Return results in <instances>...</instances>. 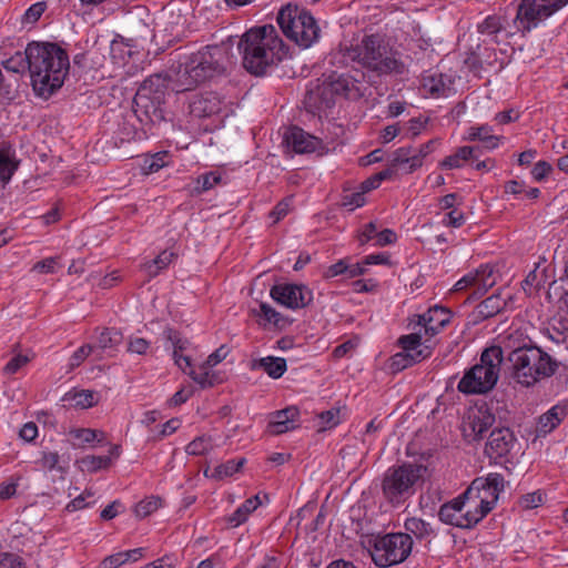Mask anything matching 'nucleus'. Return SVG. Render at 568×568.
Returning <instances> with one entry per match:
<instances>
[{
	"instance_id": "f257e3e1",
	"label": "nucleus",
	"mask_w": 568,
	"mask_h": 568,
	"mask_svg": "<svg viewBox=\"0 0 568 568\" xmlns=\"http://www.w3.org/2000/svg\"><path fill=\"white\" fill-rule=\"evenodd\" d=\"M568 3V0H521L514 17L507 13L487 16L477 31L490 41L508 43L516 34L526 37L540 21L547 19Z\"/></svg>"
},
{
	"instance_id": "f03ea898",
	"label": "nucleus",
	"mask_w": 568,
	"mask_h": 568,
	"mask_svg": "<svg viewBox=\"0 0 568 568\" xmlns=\"http://www.w3.org/2000/svg\"><path fill=\"white\" fill-rule=\"evenodd\" d=\"M332 63L356 62L377 77L402 75L406 65L384 33L364 34L359 41L341 45L331 54Z\"/></svg>"
},
{
	"instance_id": "7ed1b4c3",
	"label": "nucleus",
	"mask_w": 568,
	"mask_h": 568,
	"mask_svg": "<svg viewBox=\"0 0 568 568\" xmlns=\"http://www.w3.org/2000/svg\"><path fill=\"white\" fill-rule=\"evenodd\" d=\"M237 49L243 68L251 74L262 77L281 63L287 47L272 24L253 27L241 37Z\"/></svg>"
},
{
	"instance_id": "20e7f679",
	"label": "nucleus",
	"mask_w": 568,
	"mask_h": 568,
	"mask_svg": "<svg viewBox=\"0 0 568 568\" xmlns=\"http://www.w3.org/2000/svg\"><path fill=\"white\" fill-rule=\"evenodd\" d=\"M70 61L57 43H29V72L34 93L43 99L59 90L69 73Z\"/></svg>"
},
{
	"instance_id": "39448f33",
	"label": "nucleus",
	"mask_w": 568,
	"mask_h": 568,
	"mask_svg": "<svg viewBox=\"0 0 568 568\" xmlns=\"http://www.w3.org/2000/svg\"><path fill=\"white\" fill-rule=\"evenodd\" d=\"M507 361L510 364L511 377L525 387L552 376L558 368L557 361L535 345L513 349Z\"/></svg>"
},
{
	"instance_id": "423d86ee",
	"label": "nucleus",
	"mask_w": 568,
	"mask_h": 568,
	"mask_svg": "<svg viewBox=\"0 0 568 568\" xmlns=\"http://www.w3.org/2000/svg\"><path fill=\"white\" fill-rule=\"evenodd\" d=\"M503 361L504 353L500 346L493 345L485 348L479 363L465 372L457 389L467 395L488 393L498 382Z\"/></svg>"
},
{
	"instance_id": "0eeeda50",
	"label": "nucleus",
	"mask_w": 568,
	"mask_h": 568,
	"mask_svg": "<svg viewBox=\"0 0 568 568\" xmlns=\"http://www.w3.org/2000/svg\"><path fill=\"white\" fill-rule=\"evenodd\" d=\"M226 52L219 45H207L191 54L179 75L181 91L191 90L225 71Z\"/></svg>"
},
{
	"instance_id": "6e6552de",
	"label": "nucleus",
	"mask_w": 568,
	"mask_h": 568,
	"mask_svg": "<svg viewBox=\"0 0 568 568\" xmlns=\"http://www.w3.org/2000/svg\"><path fill=\"white\" fill-rule=\"evenodd\" d=\"M166 83L159 74L145 79L133 99V112L141 124H156L164 120Z\"/></svg>"
},
{
	"instance_id": "1a4fd4ad",
	"label": "nucleus",
	"mask_w": 568,
	"mask_h": 568,
	"mask_svg": "<svg viewBox=\"0 0 568 568\" xmlns=\"http://www.w3.org/2000/svg\"><path fill=\"white\" fill-rule=\"evenodd\" d=\"M276 21L286 38L303 49L312 47L320 38L315 18L304 8L287 4L280 10Z\"/></svg>"
},
{
	"instance_id": "9d476101",
	"label": "nucleus",
	"mask_w": 568,
	"mask_h": 568,
	"mask_svg": "<svg viewBox=\"0 0 568 568\" xmlns=\"http://www.w3.org/2000/svg\"><path fill=\"white\" fill-rule=\"evenodd\" d=\"M424 467L413 463H404L389 467L382 479V493L393 506L404 504L415 494V486L422 478Z\"/></svg>"
},
{
	"instance_id": "9b49d317",
	"label": "nucleus",
	"mask_w": 568,
	"mask_h": 568,
	"mask_svg": "<svg viewBox=\"0 0 568 568\" xmlns=\"http://www.w3.org/2000/svg\"><path fill=\"white\" fill-rule=\"evenodd\" d=\"M413 549L409 534L390 532L374 539L371 556L378 567H390L404 562Z\"/></svg>"
},
{
	"instance_id": "f8f14e48",
	"label": "nucleus",
	"mask_w": 568,
	"mask_h": 568,
	"mask_svg": "<svg viewBox=\"0 0 568 568\" xmlns=\"http://www.w3.org/2000/svg\"><path fill=\"white\" fill-rule=\"evenodd\" d=\"M504 488V476L498 473H489L486 477L475 478L464 491V498L474 505V508L481 515L483 519L493 510Z\"/></svg>"
},
{
	"instance_id": "ddd939ff",
	"label": "nucleus",
	"mask_w": 568,
	"mask_h": 568,
	"mask_svg": "<svg viewBox=\"0 0 568 568\" xmlns=\"http://www.w3.org/2000/svg\"><path fill=\"white\" fill-rule=\"evenodd\" d=\"M438 517L443 523L463 529L473 528L481 520V515L476 511L468 499L464 498V493L442 505Z\"/></svg>"
},
{
	"instance_id": "4468645a",
	"label": "nucleus",
	"mask_w": 568,
	"mask_h": 568,
	"mask_svg": "<svg viewBox=\"0 0 568 568\" xmlns=\"http://www.w3.org/2000/svg\"><path fill=\"white\" fill-rule=\"evenodd\" d=\"M495 415L487 404L470 407L462 424V430L468 440H479L495 424Z\"/></svg>"
},
{
	"instance_id": "2eb2a0df",
	"label": "nucleus",
	"mask_w": 568,
	"mask_h": 568,
	"mask_svg": "<svg viewBox=\"0 0 568 568\" xmlns=\"http://www.w3.org/2000/svg\"><path fill=\"white\" fill-rule=\"evenodd\" d=\"M270 295L275 302L291 310L306 307L313 301V292L303 284H277L271 288Z\"/></svg>"
},
{
	"instance_id": "dca6fc26",
	"label": "nucleus",
	"mask_w": 568,
	"mask_h": 568,
	"mask_svg": "<svg viewBox=\"0 0 568 568\" xmlns=\"http://www.w3.org/2000/svg\"><path fill=\"white\" fill-rule=\"evenodd\" d=\"M496 284L494 268L488 264H483L478 268L468 272L454 285L455 292L471 288L469 298L481 297L490 287Z\"/></svg>"
},
{
	"instance_id": "f3484780",
	"label": "nucleus",
	"mask_w": 568,
	"mask_h": 568,
	"mask_svg": "<svg viewBox=\"0 0 568 568\" xmlns=\"http://www.w3.org/2000/svg\"><path fill=\"white\" fill-rule=\"evenodd\" d=\"M416 318L415 323H410L413 329L419 328L430 339L450 323L452 312L446 307L435 305L425 313L416 315Z\"/></svg>"
},
{
	"instance_id": "a211bd4d",
	"label": "nucleus",
	"mask_w": 568,
	"mask_h": 568,
	"mask_svg": "<svg viewBox=\"0 0 568 568\" xmlns=\"http://www.w3.org/2000/svg\"><path fill=\"white\" fill-rule=\"evenodd\" d=\"M515 435L508 427H497L489 434L485 454L490 459L505 457L515 445Z\"/></svg>"
},
{
	"instance_id": "6ab92c4d",
	"label": "nucleus",
	"mask_w": 568,
	"mask_h": 568,
	"mask_svg": "<svg viewBox=\"0 0 568 568\" xmlns=\"http://www.w3.org/2000/svg\"><path fill=\"white\" fill-rule=\"evenodd\" d=\"M224 101L215 92H204L196 95L190 103V113L199 119L211 118L220 114Z\"/></svg>"
},
{
	"instance_id": "aec40b11",
	"label": "nucleus",
	"mask_w": 568,
	"mask_h": 568,
	"mask_svg": "<svg viewBox=\"0 0 568 568\" xmlns=\"http://www.w3.org/2000/svg\"><path fill=\"white\" fill-rule=\"evenodd\" d=\"M298 408L296 406H288L271 415L267 424V433L271 435H281L298 427Z\"/></svg>"
},
{
	"instance_id": "412c9836",
	"label": "nucleus",
	"mask_w": 568,
	"mask_h": 568,
	"mask_svg": "<svg viewBox=\"0 0 568 568\" xmlns=\"http://www.w3.org/2000/svg\"><path fill=\"white\" fill-rule=\"evenodd\" d=\"M285 141L296 153L314 152L320 141L317 138L308 134L303 129L293 126L285 134Z\"/></svg>"
},
{
	"instance_id": "4be33fe9",
	"label": "nucleus",
	"mask_w": 568,
	"mask_h": 568,
	"mask_svg": "<svg viewBox=\"0 0 568 568\" xmlns=\"http://www.w3.org/2000/svg\"><path fill=\"white\" fill-rule=\"evenodd\" d=\"M422 85L434 98L448 97L453 93V80L443 73L424 75Z\"/></svg>"
},
{
	"instance_id": "5701e85b",
	"label": "nucleus",
	"mask_w": 568,
	"mask_h": 568,
	"mask_svg": "<svg viewBox=\"0 0 568 568\" xmlns=\"http://www.w3.org/2000/svg\"><path fill=\"white\" fill-rule=\"evenodd\" d=\"M433 346H424L418 353L398 352L389 358V368L397 373L429 357Z\"/></svg>"
},
{
	"instance_id": "b1692460",
	"label": "nucleus",
	"mask_w": 568,
	"mask_h": 568,
	"mask_svg": "<svg viewBox=\"0 0 568 568\" xmlns=\"http://www.w3.org/2000/svg\"><path fill=\"white\" fill-rule=\"evenodd\" d=\"M358 81L349 74H332L329 77L331 90L345 98H357L361 95Z\"/></svg>"
},
{
	"instance_id": "393cba45",
	"label": "nucleus",
	"mask_w": 568,
	"mask_h": 568,
	"mask_svg": "<svg viewBox=\"0 0 568 568\" xmlns=\"http://www.w3.org/2000/svg\"><path fill=\"white\" fill-rule=\"evenodd\" d=\"M252 371L263 369L271 378L278 379L287 371L286 359L283 357L266 356L251 362Z\"/></svg>"
},
{
	"instance_id": "a878e982",
	"label": "nucleus",
	"mask_w": 568,
	"mask_h": 568,
	"mask_svg": "<svg viewBox=\"0 0 568 568\" xmlns=\"http://www.w3.org/2000/svg\"><path fill=\"white\" fill-rule=\"evenodd\" d=\"M69 435L73 439L78 440V443H73V446L77 448L93 446L95 443L98 445H104L105 443V433L100 429L72 428L70 429Z\"/></svg>"
},
{
	"instance_id": "bb28decb",
	"label": "nucleus",
	"mask_w": 568,
	"mask_h": 568,
	"mask_svg": "<svg viewBox=\"0 0 568 568\" xmlns=\"http://www.w3.org/2000/svg\"><path fill=\"white\" fill-rule=\"evenodd\" d=\"M261 504L258 495L247 498L234 513L225 518V521L233 528L239 527L247 520L248 516L256 510Z\"/></svg>"
},
{
	"instance_id": "cd10ccee",
	"label": "nucleus",
	"mask_w": 568,
	"mask_h": 568,
	"mask_svg": "<svg viewBox=\"0 0 568 568\" xmlns=\"http://www.w3.org/2000/svg\"><path fill=\"white\" fill-rule=\"evenodd\" d=\"M62 400L68 403L71 407L85 409L98 404V395L95 392L89 389H73L65 393Z\"/></svg>"
},
{
	"instance_id": "c85d7f7f",
	"label": "nucleus",
	"mask_w": 568,
	"mask_h": 568,
	"mask_svg": "<svg viewBox=\"0 0 568 568\" xmlns=\"http://www.w3.org/2000/svg\"><path fill=\"white\" fill-rule=\"evenodd\" d=\"M567 414L566 406L556 405L551 407L547 413L539 417L538 433L548 434L554 430L565 418Z\"/></svg>"
},
{
	"instance_id": "c756f323",
	"label": "nucleus",
	"mask_w": 568,
	"mask_h": 568,
	"mask_svg": "<svg viewBox=\"0 0 568 568\" xmlns=\"http://www.w3.org/2000/svg\"><path fill=\"white\" fill-rule=\"evenodd\" d=\"M254 314L265 321L264 325L272 324L278 329H284L291 324V320L288 317L282 315L267 303H261L258 311H254Z\"/></svg>"
},
{
	"instance_id": "7c9ffc66",
	"label": "nucleus",
	"mask_w": 568,
	"mask_h": 568,
	"mask_svg": "<svg viewBox=\"0 0 568 568\" xmlns=\"http://www.w3.org/2000/svg\"><path fill=\"white\" fill-rule=\"evenodd\" d=\"M494 130L488 124L470 126L468 129L467 140L480 141L488 149H496L499 144V138L493 134Z\"/></svg>"
},
{
	"instance_id": "2f4dec72",
	"label": "nucleus",
	"mask_w": 568,
	"mask_h": 568,
	"mask_svg": "<svg viewBox=\"0 0 568 568\" xmlns=\"http://www.w3.org/2000/svg\"><path fill=\"white\" fill-rule=\"evenodd\" d=\"M79 469L83 473H98L111 467L110 456L85 455L77 460Z\"/></svg>"
},
{
	"instance_id": "473e14b6",
	"label": "nucleus",
	"mask_w": 568,
	"mask_h": 568,
	"mask_svg": "<svg viewBox=\"0 0 568 568\" xmlns=\"http://www.w3.org/2000/svg\"><path fill=\"white\" fill-rule=\"evenodd\" d=\"M439 144L440 139L436 138L419 145L418 148H414L413 156L410 158V166L406 170V173H413L419 169L423 165L425 158L433 153Z\"/></svg>"
},
{
	"instance_id": "72a5a7b5",
	"label": "nucleus",
	"mask_w": 568,
	"mask_h": 568,
	"mask_svg": "<svg viewBox=\"0 0 568 568\" xmlns=\"http://www.w3.org/2000/svg\"><path fill=\"white\" fill-rule=\"evenodd\" d=\"M1 64L7 71L13 73H22L27 69L29 70V44L23 52L16 51L8 59H2Z\"/></svg>"
},
{
	"instance_id": "f704fd0d",
	"label": "nucleus",
	"mask_w": 568,
	"mask_h": 568,
	"mask_svg": "<svg viewBox=\"0 0 568 568\" xmlns=\"http://www.w3.org/2000/svg\"><path fill=\"white\" fill-rule=\"evenodd\" d=\"M414 331V333L403 335L398 338V345L402 347L403 352L413 354L418 353L424 346H432L430 344H426L429 342L428 338H426L424 343L422 342V338L425 335L419 328Z\"/></svg>"
},
{
	"instance_id": "c9c22d12",
	"label": "nucleus",
	"mask_w": 568,
	"mask_h": 568,
	"mask_svg": "<svg viewBox=\"0 0 568 568\" xmlns=\"http://www.w3.org/2000/svg\"><path fill=\"white\" fill-rule=\"evenodd\" d=\"M404 528L407 531L406 534L414 535L420 540L434 535L432 526L417 517L407 518L404 523Z\"/></svg>"
},
{
	"instance_id": "e433bc0d",
	"label": "nucleus",
	"mask_w": 568,
	"mask_h": 568,
	"mask_svg": "<svg viewBox=\"0 0 568 568\" xmlns=\"http://www.w3.org/2000/svg\"><path fill=\"white\" fill-rule=\"evenodd\" d=\"M473 151V146H460L454 154L446 156L439 166L446 170L459 169L471 158Z\"/></svg>"
},
{
	"instance_id": "4c0bfd02",
	"label": "nucleus",
	"mask_w": 568,
	"mask_h": 568,
	"mask_svg": "<svg viewBox=\"0 0 568 568\" xmlns=\"http://www.w3.org/2000/svg\"><path fill=\"white\" fill-rule=\"evenodd\" d=\"M506 305L507 302L501 297L500 293L493 294L491 296L480 302L478 305V312L480 315L487 318L501 312Z\"/></svg>"
},
{
	"instance_id": "58836bf2",
	"label": "nucleus",
	"mask_w": 568,
	"mask_h": 568,
	"mask_svg": "<svg viewBox=\"0 0 568 568\" xmlns=\"http://www.w3.org/2000/svg\"><path fill=\"white\" fill-rule=\"evenodd\" d=\"M122 342V334L116 328H103L98 337L97 344L93 345L94 349L99 348L101 351H105L108 348H113L118 346Z\"/></svg>"
},
{
	"instance_id": "ea45409f",
	"label": "nucleus",
	"mask_w": 568,
	"mask_h": 568,
	"mask_svg": "<svg viewBox=\"0 0 568 568\" xmlns=\"http://www.w3.org/2000/svg\"><path fill=\"white\" fill-rule=\"evenodd\" d=\"M174 258V253L169 251L161 252L154 260L144 264V268L150 277L156 276L162 270L168 267Z\"/></svg>"
},
{
	"instance_id": "a19ab883",
	"label": "nucleus",
	"mask_w": 568,
	"mask_h": 568,
	"mask_svg": "<svg viewBox=\"0 0 568 568\" xmlns=\"http://www.w3.org/2000/svg\"><path fill=\"white\" fill-rule=\"evenodd\" d=\"M163 334L166 341L170 342L173 347L172 357L175 356V354H182L187 349L190 342L186 338H183L181 333L176 329L168 327Z\"/></svg>"
},
{
	"instance_id": "79ce46f5",
	"label": "nucleus",
	"mask_w": 568,
	"mask_h": 568,
	"mask_svg": "<svg viewBox=\"0 0 568 568\" xmlns=\"http://www.w3.org/2000/svg\"><path fill=\"white\" fill-rule=\"evenodd\" d=\"M212 447V438L207 435H201L187 444L185 452L189 455L200 456L209 453Z\"/></svg>"
},
{
	"instance_id": "37998d69",
	"label": "nucleus",
	"mask_w": 568,
	"mask_h": 568,
	"mask_svg": "<svg viewBox=\"0 0 568 568\" xmlns=\"http://www.w3.org/2000/svg\"><path fill=\"white\" fill-rule=\"evenodd\" d=\"M162 506V499L156 496L148 497L135 505L134 513L139 518H145Z\"/></svg>"
},
{
	"instance_id": "c03bdc74",
	"label": "nucleus",
	"mask_w": 568,
	"mask_h": 568,
	"mask_svg": "<svg viewBox=\"0 0 568 568\" xmlns=\"http://www.w3.org/2000/svg\"><path fill=\"white\" fill-rule=\"evenodd\" d=\"M205 363L199 368V371L190 369L189 376L199 384L202 388L212 387L215 384L214 374H212Z\"/></svg>"
},
{
	"instance_id": "a18cd8bd",
	"label": "nucleus",
	"mask_w": 568,
	"mask_h": 568,
	"mask_svg": "<svg viewBox=\"0 0 568 568\" xmlns=\"http://www.w3.org/2000/svg\"><path fill=\"white\" fill-rule=\"evenodd\" d=\"M168 158V152H158L148 159H145L144 163L142 164V171L144 174H152L161 170L162 168L166 166L168 163L165 162Z\"/></svg>"
},
{
	"instance_id": "49530a36",
	"label": "nucleus",
	"mask_w": 568,
	"mask_h": 568,
	"mask_svg": "<svg viewBox=\"0 0 568 568\" xmlns=\"http://www.w3.org/2000/svg\"><path fill=\"white\" fill-rule=\"evenodd\" d=\"M221 181H222V176L220 173H216V172L204 173L197 178L195 190L199 193L206 192V191L213 189L215 185L220 184Z\"/></svg>"
},
{
	"instance_id": "de8ad7c7",
	"label": "nucleus",
	"mask_w": 568,
	"mask_h": 568,
	"mask_svg": "<svg viewBox=\"0 0 568 568\" xmlns=\"http://www.w3.org/2000/svg\"><path fill=\"white\" fill-rule=\"evenodd\" d=\"M365 202L366 199L364 192L359 190L356 192H345L342 195L341 205L346 207L348 211H354L355 209L363 206Z\"/></svg>"
},
{
	"instance_id": "09e8293b",
	"label": "nucleus",
	"mask_w": 568,
	"mask_h": 568,
	"mask_svg": "<svg viewBox=\"0 0 568 568\" xmlns=\"http://www.w3.org/2000/svg\"><path fill=\"white\" fill-rule=\"evenodd\" d=\"M17 164L4 152L0 151V183L4 186L13 175Z\"/></svg>"
},
{
	"instance_id": "8fccbe9b",
	"label": "nucleus",
	"mask_w": 568,
	"mask_h": 568,
	"mask_svg": "<svg viewBox=\"0 0 568 568\" xmlns=\"http://www.w3.org/2000/svg\"><path fill=\"white\" fill-rule=\"evenodd\" d=\"M94 351V346L91 344H83L77 351L72 353L69 358V368L74 369L79 367Z\"/></svg>"
},
{
	"instance_id": "3c124183",
	"label": "nucleus",
	"mask_w": 568,
	"mask_h": 568,
	"mask_svg": "<svg viewBox=\"0 0 568 568\" xmlns=\"http://www.w3.org/2000/svg\"><path fill=\"white\" fill-rule=\"evenodd\" d=\"M45 9H47V3L43 1L33 3L26 10V12L22 17V23L23 24L36 23L41 18V16L45 11Z\"/></svg>"
},
{
	"instance_id": "603ef678",
	"label": "nucleus",
	"mask_w": 568,
	"mask_h": 568,
	"mask_svg": "<svg viewBox=\"0 0 568 568\" xmlns=\"http://www.w3.org/2000/svg\"><path fill=\"white\" fill-rule=\"evenodd\" d=\"M413 146H403L394 152L392 163L397 168H405V171L410 166V158L413 156Z\"/></svg>"
},
{
	"instance_id": "864d4df0",
	"label": "nucleus",
	"mask_w": 568,
	"mask_h": 568,
	"mask_svg": "<svg viewBox=\"0 0 568 568\" xmlns=\"http://www.w3.org/2000/svg\"><path fill=\"white\" fill-rule=\"evenodd\" d=\"M542 501H544V495L541 491L537 490V491H532V493L523 495L518 499V505L523 509H532V508H536L539 505H541Z\"/></svg>"
},
{
	"instance_id": "5fc2aeb1",
	"label": "nucleus",
	"mask_w": 568,
	"mask_h": 568,
	"mask_svg": "<svg viewBox=\"0 0 568 568\" xmlns=\"http://www.w3.org/2000/svg\"><path fill=\"white\" fill-rule=\"evenodd\" d=\"M31 358L28 355L18 354L12 357L3 367V372L7 375H13L26 366Z\"/></svg>"
},
{
	"instance_id": "6e6d98bb",
	"label": "nucleus",
	"mask_w": 568,
	"mask_h": 568,
	"mask_svg": "<svg viewBox=\"0 0 568 568\" xmlns=\"http://www.w3.org/2000/svg\"><path fill=\"white\" fill-rule=\"evenodd\" d=\"M244 464V459L229 460L216 467L215 473L219 478L229 477L237 473Z\"/></svg>"
},
{
	"instance_id": "4d7b16f0",
	"label": "nucleus",
	"mask_w": 568,
	"mask_h": 568,
	"mask_svg": "<svg viewBox=\"0 0 568 568\" xmlns=\"http://www.w3.org/2000/svg\"><path fill=\"white\" fill-rule=\"evenodd\" d=\"M320 420L323 428H332L337 426L341 423L339 409L332 408L325 412H322L320 415Z\"/></svg>"
},
{
	"instance_id": "13d9d810",
	"label": "nucleus",
	"mask_w": 568,
	"mask_h": 568,
	"mask_svg": "<svg viewBox=\"0 0 568 568\" xmlns=\"http://www.w3.org/2000/svg\"><path fill=\"white\" fill-rule=\"evenodd\" d=\"M427 124V119L413 118L407 122L405 135L410 139L418 136Z\"/></svg>"
},
{
	"instance_id": "bf43d9fd",
	"label": "nucleus",
	"mask_w": 568,
	"mask_h": 568,
	"mask_svg": "<svg viewBox=\"0 0 568 568\" xmlns=\"http://www.w3.org/2000/svg\"><path fill=\"white\" fill-rule=\"evenodd\" d=\"M347 263H348L347 257L338 260L336 263L329 265L325 270L324 277L333 278V277L342 275L346 278Z\"/></svg>"
},
{
	"instance_id": "052dcab7",
	"label": "nucleus",
	"mask_w": 568,
	"mask_h": 568,
	"mask_svg": "<svg viewBox=\"0 0 568 568\" xmlns=\"http://www.w3.org/2000/svg\"><path fill=\"white\" fill-rule=\"evenodd\" d=\"M291 204H292V199L286 197L275 205V207L270 213V217L273 219L274 223H277L278 221H281L283 217H285L287 215V213L291 209Z\"/></svg>"
},
{
	"instance_id": "680f3d73",
	"label": "nucleus",
	"mask_w": 568,
	"mask_h": 568,
	"mask_svg": "<svg viewBox=\"0 0 568 568\" xmlns=\"http://www.w3.org/2000/svg\"><path fill=\"white\" fill-rule=\"evenodd\" d=\"M551 171V164L547 161L541 160L535 163L531 170V175L536 182H541L549 175Z\"/></svg>"
},
{
	"instance_id": "e2e57ef3",
	"label": "nucleus",
	"mask_w": 568,
	"mask_h": 568,
	"mask_svg": "<svg viewBox=\"0 0 568 568\" xmlns=\"http://www.w3.org/2000/svg\"><path fill=\"white\" fill-rule=\"evenodd\" d=\"M150 348V342L142 337H131L128 344V352L144 355Z\"/></svg>"
},
{
	"instance_id": "0e129e2a",
	"label": "nucleus",
	"mask_w": 568,
	"mask_h": 568,
	"mask_svg": "<svg viewBox=\"0 0 568 568\" xmlns=\"http://www.w3.org/2000/svg\"><path fill=\"white\" fill-rule=\"evenodd\" d=\"M555 293L559 295V300L568 308V272L561 276L552 287Z\"/></svg>"
},
{
	"instance_id": "69168bd1",
	"label": "nucleus",
	"mask_w": 568,
	"mask_h": 568,
	"mask_svg": "<svg viewBox=\"0 0 568 568\" xmlns=\"http://www.w3.org/2000/svg\"><path fill=\"white\" fill-rule=\"evenodd\" d=\"M443 223L446 226L460 227L465 223L464 213L457 209H453L445 214Z\"/></svg>"
},
{
	"instance_id": "338daca9",
	"label": "nucleus",
	"mask_w": 568,
	"mask_h": 568,
	"mask_svg": "<svg viewBox=\"0 0 568 568\" xmlns=\"http://www.w3.org/2000/svg\"><path fill=\"white\" fill-rule=\"evenodd\" d=\"M60 460V455L57 452H43L39 459V465L45 470H53Z\"/></svg>"
},
{
	"instance_id": "774afa93",
	"label": "nucleus",
	"mask_w": 568,
	"mask_h": 568,
	"mask_svg": "<svg viewBox=\"0 0 568 568\" xmlns=\"http://www.w3.org/2000/svg\"><path fill=\"white\" fill-rule=\"evenodd\" d=\"M61 219V209L59 203H55L47 213L38 217L42 225L55 224Z\"/></svg>"
}]
</instances>
